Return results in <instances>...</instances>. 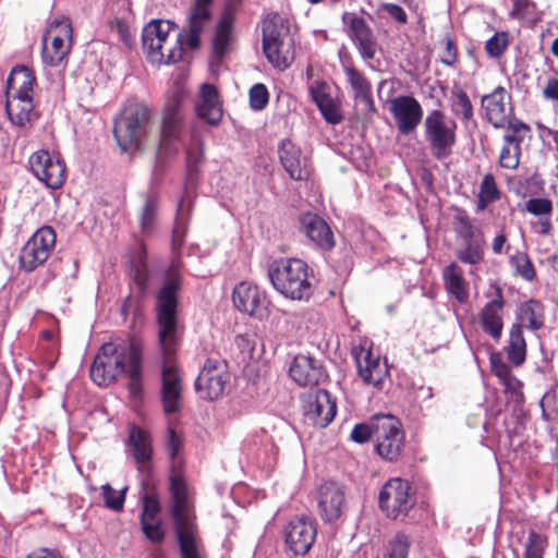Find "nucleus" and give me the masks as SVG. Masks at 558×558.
Masks as SVG:
<instances>
[{"instance_id": "41", "label": "nucleus", "mask_w": 558, "mask_h": 558, "mask_svg": "<svg viewBox=\"0 0 558 558\" xmlns=\"http://www.w3.org/2000/svg\"><path fill=\"white\" fill-rule=\"evenodd\" d=\"M410 547L411 541L409 535L399 532L387 542L383 558H408Z\"/></svg>"}, {"instance_id": "57", "label": "nucleus", "mask_w": 558, "mask_h": 558, "mask_svg": "<svg viewBox=\"0 0 558 558\" xmlns=\"http://www.w3.org/2000/svg\"><path fill=\"white\" fill-rule=\"evenodd\" d=\"M545 545V539L541 535L536 534L535 532H531L527 537L524 557L543 558Z\"/></svg>"}, {"instance_id": "62", "label": "nucleus", "mask_w": 558, "mask_h": 558, "mask_svg": "<svg viewBox=\"0 0 558 558\" xmlns=\"http://www.w3.org/2000/svg\"><path fill=\"white\" fill-rule=\"evenodd\" d=\"M157 206L154 202H147L143 208L141 223L144 230L150 229L155 219Z\"/></svg>"}, {"instance_id": "47", "label": "nucleus", "mask_w": 558, "mask_h": 558, "mask_svg": "<svg viewBox=\"0 0 558 558\" xmlns=\"http://www.w3.org/2000/svg\"><path fill=\"white\" fill-rule=\"evenodd\" d=\"M248 98H250V107L253 110L264 109L269 101V93H268L267 87L262 83L254 84L250 88Z\"/></svg>"}, {"instance_id": "5", "label": "nucleus", "mask_w": 558, "mask_h": 558, "mask_svg": "<svg viewBox=\"0 0 558 558\" xmlns=\"http://www.w3.org/2000/svg\"><path fill=\"white\" fill-rule=\"evenodd\" d=\"M274 289L286 299L307 301L313 293L308 266L299 258H279L268 268Z\"/></svg>"}, {"instance_id": "42", "label": "nucleus", "mask_w": 558, "mask_h": 558, "mask_svg": "<svg viewBox=\"0 0 558 558\" xmlns=\"http://www.w3.org/2000/svg\"><path fill=\"white\" fill-rule=\"evenodd\" d=\"M129 487L125 485L120 489H114L110 484H104L100 487L105 507L121 512L124 508L125 496Z\"/></svg>"}, {"instance_id": "26", "label": "nucleus", "mask_w": 558, "mask_h": 558, "mask_svg": "<svg viewBox=\"0 0 558 558\" xmlns=\"http://www.w3.org/2000/svg\"><path fill=\"white\" fill-rule=\"evenodd\" d=\"M487 120L495 128H504L508 123L509 107L507 92L498 87L482 99Z\"/></svg>"}, {"instance_id": "58", "label": "nucleus", "mask_w": 558, "mask_h": 558, "mask_svg": "<svg viewBox=\"0 0 558 558\" xmlns=\"http://www.w3.org/2000/svg\"><path fill=\"white\" fill-rule=\"evenodd\" d=\"M353 43L357 47L359 52L364 60L374 59L376 51H377V45H376L375 40L373 39L372 32L369 34L356 39Z\"/></svg>"}, {"instance_id": "17", "label": "nucleus", "mask_w": 558, "mask_h": 558, "mask_svg": "<svg viewBox=\"0 0 558 558\" xmlns=\"http://www.w3.org/2000/svg\"><path fill=\"white\" fill-rule=\"evenodd\" d=\"M316 525L308 518L291 520L284 530V542L294 555H304L313 546L316 539Z\"/></svg>"}, {"instance_id": "3", "label": "nucleus", "mask_w": 558, "mask_h": 558, "mask_svg": "<svg viewBox=\"0 0 558 558\" xmlns=\"http://www.w3.org/2000/svg\"><path fill=\"white\" fill-rule=\"evenodd\" d=\"M171 496L173 505L171 514L180 544L182 558H202L195 515L190 492L181 476L171 477Z\"/></svg>"}, {"instance_id": "29", "label": "nucleus", "mask_w": 558, "mask_h": 558, "mask_svg": "<svg viewBox=\"0 0 558 558\" xmlns=\"http://www.w3.org/2000/svg\"><path fill=\"white\" fill-rule=\"evenodd\" d=\"M263 50L267 60L279 70H286L294 60V43L291 36L274 40L270 44L265 43Z\"/></svg>"}, {"instance_id": "44", "label": "nucleus", "mask_w": 558, "mask_h": 558, "mask_svg": "<svg viewBox=\"0 0 558 558\" xmlns=\"http://www.w3.org/2000/svg\"><path fill=\"white\" fill-rule=\"evenodd\" d=\"M510 15L527 22H537L541 19L536 4L531 0H514Z\"/></svg>"}, {"instance_id": "19", "label": "nucleus", "mask_w": 558, "mask_h": 558, "mask_svg": "<svg viewBox=\"0 0 558 558\" xmlns=\"http://www.w3.org/2000/svg\"><path fill=\"white\" fill-rule=\"evenodd\" d=\"M357 371L363 381L374 387H380L388 377L387 364L380 361L372 350L361 348L355 352Z\"/></svg>"}, {"instance_id": "12", "label": "nucleus", "mask_w": 558, "mask_h": 558, "mask_svg": "<svg viewBox=\"0 0 558 558\" xmlns=\"http://www.w3.org/2000/svg\"><path fill=\"white\" fill-rule=\"evenodd\" d=\"M234 308L242 315L263 319L267 316L268 299L256 283L241 281L234 286L231 294Z\"/></svg>"}, {"instance_id": "8", "label": "nucleus", "mask_w": 558, "mask_h": 558, "mask_svg": "<svg viewBox=\"0 0 558 558\" xmlns=\"http://www.w3.org/2000/svg\"><path fill=\"white\" fill-rule=\"evenodd\" d=\"M72 46V26L66 17L53 20L43 40V62L49 66H59L65 60Z\"/></svg>"}, {"instance_id": "54", "label": "nucleus", "mask_w": 558, "mask_h": 558, "mask_svg": "<svg viewBox=\"0 0 558 558\" xmlns=\"http://www.w3.org/2000/svg\"><path fill=\"white\" fill-rule=\"evenodd\" d=\"M324 119L330 124H338L342 121V114L340 111V101L336 98H331L318 107Z\"/></svg>"}, {"instance_id": "13", "label": "nucleus", "mask_w": 558, "mask_h": 558, "mask_svg": "<svg viewBox=\"0 0 558 558\" xmlns=\"http://www.w3.org/2000/svg\"><path fill=\"white\" fill-rule=\"evenodd\" d=\"M33 174L50 189H59L65 179V166L58 154L40 149L29 157Z\"/></svg>"}, {"instance_id": "61", "label": "nucleus", "mask_w": 558, "mask_h": 558, "mask_svg": "<svg viewBox=\"0 0 558 558\" xmlns=\"http://www.w3.org/2000/svg\"><path fill=\"white\" fill-rule=\"evenodd\" d=\"M369 438L373 439V420L369 424H356L351 432V439L357 444H363Z\"/></svg>"}, {"instance_id": "39", "label": "nucleus", "mask_w": 558, "mask_h": 558, "mask_svg": "<svg viewBox=\"0 0 558 558\" xmlns=\"http://www.w3.org/2000/svg\"><path fill=\"white\" fill-rule=\"evenodd\" d=\"M506 352L508 360L515 366L521 365L525 361L526 342L523 337L521 326L512 325Z\"/></svg>"}, {"instance_id": "22", "label": "nucleus", "mask_w": 558, "mask_h": 558, "mask_svg": "<svg viewBox=\"0 0 558 558\" xmlns=\"http://www.w3.org/2000/svg\"><path fill=\"white\" fill-rule=\"evenodd\" d=\"M195 110L197 116L210 125L220 123L223 110L216 86L207 83L201 85Z\"/></svg>"}, {"instance_id": "15", "label": "nucleus", "mask_w": 558, "mask_h": 558, "mask_svg": "<svg viewBox=\"0 0 558 558\" xmlns=\"http://www.w3.org/2000/svg\"><path fill=\"white\" fill-rule=\"evenodd\" d=\"M389 111L402 134L413 132L423 118L421 104L412 96H397L389 100Z\"/></svg>"}, {"instance_id": "38", "label": "nucleus", "mask_w": 558, "mask_h": 558, "mask_svg": "<svg viewBox=\"0 0 558 558\" xmlns=\"http://www.w3.org/2000/svg\"><path fill=\"white\" fill-rule=\"evenodd\" d=\"M263 44L272 43L283 37L290 36V28L284 17L279 14H270L262 25Z\"/></svg>"}, {"instance_id": "49", "label": "nucleus", "mask_w": 558, "mask_h": 558, "mask_svg": "<svg viewBox=\"0 0 558 558\" xmlns=\"http://www.w3.org/2000/svg\"><path fill=\"white\" fill-rule=\"evenodd\" d=\"M508 46V34L505 32L496 33L486 41V51L492 58L500 57Z\"/></svg>"}, {"instance_id": "60", "label": "nucleus", "mask_w": 558, "mask_h": 558, "mask_svg": "<svg viewBox=\"0 0 558 558\" xmlns=\"http://www.w3.org/2000/svg\"><path fill=\"white\" fill-rule=\"evenodd\" d=\"M492 367L495 375L506 387H512V380H514V378L512 377L509 367L504 362L493 357Z\"/></svg>"}, {"instance_id": "27", "label": "nucleus", "mask_w": 558, "mask_h": 558, "mask_svg": "<svg viewBox=\"0 0 558 558\" xmlns=\"http://www.w3.org/2000/svg\"><path fill=\"white\" fill-rule=\"evenodd\" d=\"M280 161L293 180H304L308 175L306 159L301 149L290 140H283L279 146Z\"/></svg>"}, {"instance_id": "18", "label": "nucleus", "mask_w": 558, "mask_h": 558, "mask_svg": "<svg viewBox=\"0 0 558 558\" xmlns=\"http://www.w3.org/2000/svg\"><path fill=\"white\" fill-rule=\"evenodd\" d=\"M318 513L326 522L339 519L345 507L343 488L333 482L322 484L316 494Z\"/></svg>"}, {"instance_id": "30", "label": "nucleus", "mask_w": 558, "mask_h": 558, "mask_svg": "<svg viewBox=\"0 0 558 558\" xmlns=\"http://www.w3.org/2000/svg\"><path fill=\"white\" fill-rule=\"evenodd\" d=\"M128 451L140 465L141 469L148 462L153 456L151 439L147 432L135 426L130 425L128 438Z\"/></svg>"}, {"instance_id": "32", "label": "nucleus", "mask_w": 558, "mask_h": 558, "mask_svg": "<svg viewBox=\"0 0 558 558\" xmlns=\"http://www.w3.org/2000/svg\"><path fill=\"white\" fill-rule=\"evenodd\" d=\"M345 75L352 89L355 104L360 106L364 112H374L375 104L372 98V86L369 82L354 69H347Z\"/></svg>"}, {"instance_id": "35", "label": "nucleus", "mask_w": 558, "mask_h": 558, "mask_svg": "<svg viewBox=\"0 0 558 558\" xmlns=\"http://www.w3.org/2000/svg\"><path fill=\"white\" fill-rule=\"evenodd\" d=\"M211 0H194L187 15V27L192 32H203L211 20Z\"/></svg>"}, {"instance_id": "9", "label": "nucleus", "mask_w": 558, "mask_h": 558, "mask_svg": "<svg viewBox=\"0 0 558 558\" xmlns=\"http://www.w3.org/2000/svg\"><path fill=\"white\" fill-rule=\"evenodd\" d=\"M373 440L378 454L395 461L401 453L403 433L400 422L392 415H375L373 417Z\"/></svg>"}, {"instance_id": "2", "label": "nucleus", "mask_w": 558, "mask_h": 558, "mask_svg": "<svg viewBox=\"0 0 558 558\" xmlns=\"http://www.w3.org/2000/svg\"><path fill=\"white\" fill-rule=\"evenodd\" d=\"M142 355L143 345L137 340L106 342L98 350L90 366V378L98 386H108L125 374Z\"/></svg>"}, {"instance_id": "50", "label": "nucleus", "mask_w": 558, "mask_h": 558, "mask_svg": "<svg viewBox=\"0 0 558 558\" xmlns=\"http://www.w3.org/2000/svg\"><path fill=\"white\" fill-rule=\"evenodd\" d=\"M308 92L317 108L333 98L329 85L323 81L313 82Z\"/></svg>"}, {"instance_id": "45", "label": "nucleus", "mask_w": 558, "mask_h": 558, "mask_svg": "<svg viewBox=\"0 0 558 558\" xmlns=\"http://www.w3.org/2000/svg\"><path fill=\"white\" fill-rule=\"evenodd\" d=\"M342 20L348 24V34L353 41L371 33L365 21L354 13H343Z\"/></svg>"}, {"instance_id": "52", "label": "nucleus", "mask_w": 558, "mask_h": 558, "mask_svg": "<svg viewBox=\"0 0 558 558\" xmlns=\"http://www.w3.org/2000/svg\"><path fill=\"white\" fill-rule=\"evenodd\" d=\"M144 535L154 543H160L165 537V531L161 521L158 518L153 520L141 521Z\"/></svg>"}, {"instance_id": "36", "label": "nucleus", "mask_w": 558, "mask_h": 558, "mask_svg": "<svg viewBox=\"0 0 558 558\" xmlns=\"http://www.w3.org/2000/svg\"><path fill=\"white\" fill-rule=\"evenodd\" d=\"M485 241L482 238H465V245L457 250L458 259L472 267L484 260Z\"/></svg>"}, {"instance_id": "53", "label": "nucleus", "mask_w": 558, "mask_h": 558, "mask_svg": "<svg viewBox=\"0 0 558 558\" xmlns=\"http://www.w3.org/2000/svg\"><path fill=\"white\" fill-rule=\"evenodd\" d=\"M324 119L330 124H338L342 121V114L340 111V101L336 98H331L318 107Z\"/></svg>"}, {"instance_id": "28", "label": "nucleus", "mask_w": 558, "mask_h": 558, "mask_svg": "<svg viewBox=\"0 0 558 558\" xmlns=\"http://www.w3.org/2000/svg\"><path fill=\"white\" fill-rule=\"evenodd\" d=\"M442 280L447 293L460 303H466L470 298V284L463 277V269L456 263H450L442 270Z\"/></svg>"}, {"instance_id": "51", "label": "nucleus", "mask_w": 558, "mask_h": 558, "mask_svg": "<svg viewBox=\"0 0 558 558\" xmlns=\"http://www.w3.org/2000/svg\"><path fill=\"white\" fill-rule=\"evenodd\" d=\"M160 510L159 499L155 494H145L142 497V514L141 521L153 520L158 518L157 514Z\"/></svg>"}, {"instance_id": "20", "label": "nucleus", "mask_w": 558, "mask_h": 558, "mask_svg": "<svg viewBox=\"0 0 558 558\" xmlns=\"http://www.w3.org/2000/svg\"><path fill=\"white\" fill-rule=\"evenodd\" d=\"M300 230L311 242L322 250H331L335 236L327 222L316 214L305 213L300 217Z\"/></svg>"}, {"instance_id": "40", "label": "nucleus", "mask_w": 558, "mask_h": 558, "mask_svg": "<svg viewBox=\"0 0 558 558\" xmlns=\"http://www.w3.org/2000/svg\"><path fill=\"white\" fill-rule=\"evenodd\" d=\"M235 345L251 361H259L264 356L265 345L256 333L246 332L236 336Z\"/></svg>"}, {"instance_id": "24", "label": "nucleus", "mask_w": 558, "mask_h": 558, "mask_svg": "<svg viewBox=\"0 0 558 558\" xmlns=\"http://www.w3.org/2000/svg\"><path fill=\"white\" fill-rule=\"evenodd\" d=\"M233 25L234 16L232 13L227 12L220 16L211 38L214 58L220 60L233 50L236 41Z\"/></svg>"}, {"instance_id": "14", "label": "nucleus", "mask_w": 558, "mask_h": 558, "mask_svg": "<svg viewBox=\"0 0 558 558\" xmlns=\"http://www.w3.org/2000/svg\"><path fill=\"white\" fill-rule=\"evenodd\" d=\"M227 381L226 365L221 362L207 360L196 378L195 388L201 398L216 400L222 396Z\"/></svg>"}, {"instance_id": "46", "label": "nucleus", "mask_w": 558, "mask_h": 558, "mask_svg": "<svg viewBox=\"0 0 558 558\" xmlns=\"http://www.w3.org/2000/svg\"><path fill=\"white\" fill-rule=\"evenodd\" d=\"M510 264L515 269V274L524 280L532 281L535 278V269L525 253H518L511 256Z\"/></svg>"}, {"instance_id": "21", "label": "nucleus", "mask_w": 558, "mask_h": 558, "mask_svg": "<svg viewBox=\"0 0 558 558\" xmlns=\"http://www.w3.org/2000/svg\"><path fill=\"white\" fill-rule=\"evenodd\" d=\"M504 296L501 289L494 287L492 300L488 301L478 314L480 323L485 332L495 340H499L504 329L502 318Z\"/></svg>"}, {"instance_id": "1", "label": "nucleus", "mask_w": 558, "mask_h": 558, "mask_svg": "<svg viewBox=\"0 0 558 558\" xmlns=\"http://www.w3.org/2000/svg\"><path fill=\"white\" fill-rule=\"evenodd\" d=\"M181 284L178 266H171L167 272L166 282L158 294L157 324L158 349L161 357V389L160 398L163 412L172 414L181 410L183 395V378L175 363L179 349L177 322V292Z\"/></svg>"}, {"instance_id": "64", "label": "nucleus", "mask_w": 558, "mask_h": 558, "mask_svg": "<svg viewBox=\"0 0 558 558\" xmlns=\"http://www.w3.org/2000/svg\"><path fill=\"white\" fill-rule=\"evenodd\" d=\"M26 558H60V557L51 550L41 549V550L29 554Z\"/></svg>"}, {"instance_id": "23", "label": "nucleus", "mask_w": 558, "mask_h": 558, "mask_svg": "<svg viewBox=\"0 0 558 558\" xmlns=\"http://www.w3.org/2000/svg\"><path fill=\"white\" fill-rule=\"evenodd\" d=\"M289 374L292 380L302 387L318 385L324 377L323 367L319 362L304 354L296 355L293 359Z\"/></svg>"}, {"instance_id": "37", "label": "nucleus", "mask_w": 558, "mask_h": 558, "mask_svg": "<svg viewBox=\"0 0 558 558\" xmlns=\"http://www.w3.org/2000/svg\"><path fill=\"white\" fill-rule=\"evenodd\" d=\"M544 311L543 306L539 302L534 300H529L523 303L518 312L517 319L519 322V326L521 328L523 326L537 330L543 326Z\"/></svg>"}, {"instance_id": "31", "label": "nucleus", "mask_w": 558, "mask_h": 558, "mask_svg": "<svg viewBox=\"0 0 558 558\" xmlns=\"http://www.w3.org/2000/svg\"><path fill=\"white\" fill-rule=\"evenodd\" d=\"M35 76L24 65L12 69L7 85V97H33Z\"/></svg>"}, {"instance_id": "43", "label": "nucleus", "mask_w": 558, "mask_h": 558, "mask_svg": "<svg viewBox=\"0 0 558 558\" xmlns=\"http://www.w3.org/2000/svg\"><path fill=\"white\" fill-rule=\"evenodd\" d=\"M128 391L130 397L133 400H141L143 398L144 388H143V356L140 357L136 363H134L128 369Z\"/></svg>"}, {"instance_id": "33", "label": "nucleus", "mask_w": 558, "mask_h": 558, "mask_svg": "<svg viewBox=\"0 0 558 558\" xmlns=\"http://www.w3.org/2000/svg\"><path fill=\"white\" fill-rule=\"evenodd\" d=\"M181 122L182 118L178 105L165 109L160 134V147L162 149L168 150L172 148L179 141Z\"/></svg>"}, {"instance_id": "7", "label": "nucleus", "mask_w": 558, "mask_h": 558, "mask_svg": "<svg viewBox=\"0 0 558 558\" xmlns=\"http://www.w3.org/2000/svg\"><path fill=\"white\" fill-rule=\"evenodd\" d=\"M458 125L442 111L432 110L424 120V136L436 159L449 157L457 144Z\"/></svg>"}, {"instance_id": "34", "label": "nucleus", "mask_w": 558, "mask_h": 558, "mask_svg": "<svg viewBox=\"0 0 558 558\" xmlns=\"http://www.w3.org/2000/svg\"><path fill=\"white\" fill-rule=\"evenodd\" d=\"M5 110L10 121L24 129L31 124L34 117L33 97H7Z\"/></svg>"}, {"instance_id": "56", "label": "nucleus", "mask_w": 558, "mask_h": 558, "mask_svg": "<svg viewBox=\"0 0 558 558\" xmlns=\"http://www.w3.org/2000/svg\"><path fill=\"white\" fill-rule=\"evenodd\" d=\"M452 111L462 116L463 119L469 120L473 116L472 104L466 96V94L462 90L454 94V100L452 102Z\"/></svg>"}, {"instance_id": "16", "label": "nucleus", "mask_w": 558, "mask_h": 558, "mask_svg": "<svg viewBox=\"0 0 558 558\" xmlns=\"http://www.w3.org/2000/svg\"><path fill=\"white\" fill-rule=\"evenodd\" d=\"M304 414L313 425L324 428L336 415V402L326 390L308 392L303 397Z\"/></svg>"}, {"instance_id": "25", "label": "nucleus", "mask_w": 558, "mask_h": 558, "mask_svg": "<svg viewBox=\"0 0 558 558\" xmlns=\"http://www.w3.org/2000/svg\"><path fill=\"white\" fill-rule=\"evenodd\" d=\"M530 129L526 124L517 122L508 128L505 145L500 151L499 162L502 168L513 170L519 166L520 143Z\"/></svg>"}, {"instance_id": "4", "label": "nucleus", "mask_w": 558, "mask_h": 558, "mask_svg": "<svg viewBox=\"0 0 558 558\" xmlns=\"http://www.w3.org/2000/svg\"><path fill=\"white\" fill-rule=\"evenodd\" d=\"M142 45L147 60L155 64L175 63L182 58L178 26L170 20L147 23L143 28Z\"/></svg>"}, {"instance_id": "10", "label": "nucleus", "mask_w": 558, "mask_h": 558, "mask_svg": "<svg viewBox=\"0 0 558 558\" xmlns=\"http://www.w3.org/2000/svg\"><path fill=\"white\" fill-rule=\"evenodd\" d=\"M56 245V233L51 227H41L22 246L19 265L24 271H33L50 256Z\"/></svg>"}, {"instance_id": "55", "label": "nucleus", "mask_w": 558, "mask_h": 558, "mask_svg": "<svg viewBox=\"0 0 558 558\" xmlns=\"http://www.w3.org/2000/svg\"><path fill=\"white\" fill-rule=\"evenodd\" d=\"M525 209L533 216H549L553 211V203L548 198H530L525 203Z\"/></svg>"}, {"instance_id": "11", "label": "nucleus", "mask_w": 558, "mask_h": 558, "mask_svg": "<svg viewBox=\"0 0 558 558\" xmlns=\"http://www.w3.org/2000/svg\"><path fill=\"white\" fill-rule=\"evenodd\" d=\"M378 500L380 510L390 519L405 517L414 506L409 483L399 477L384 484Z\"/></svg>"}, {"instance_id": "63", "label": "nucleus", "mask_w": 558, "mask_h": 558, "mask_svg": "<svg viewBox=\"0 0 558 558\" xmlns=\"http://www.w3.org/2000/svg\"><path fill=\"white\" fill-rule=\"evenodd\" d=\"M543 96L547 100L558 101V77H549L546 81Z\"/></svg>"}, {"instance_id": "59", "label": "nucleus", "mask_w": 558, "mask_h": 558, "mask_svg": "<svg viewBox=\"0 0 558 558\" xmlns=\"http://www.w3.org/2000/svg\"><path fill=\"white\" fill-rule=\"evenodd\" d=\"M166 451L169 458L175 462L182 448V438L173 429H168L166 438Z\"/></svg>"}, {"instance_id": "6", "label": "nucleus", "mask_w": 558, "mask_h": 558, "mask_svg": "<svg viewBox=\"0 0 558 558\" xmlns=\"http://www.w3.org/2000/svg\"><path fill=\"white\" fill-rule=\"evenodd\" d=\"M150 123L149 109L140 104L126 106L114 124V136L122 150L136 149L147 135Z\"/></svg>"}, {"instance_id": "48", "label": "nucleus", "mask_w": 558, "mask_h": 558, "mask_svg": "<svg viewBox=\"0 0 558 558\" xmlns=\"http://www.w3.org/2000/svg\"><path fill=\"white\" fill-rule=\"evenodd\" d=\"M498 195L499 193L494 177L492 174H486L481 184L478 194L481 207L484 208L486 204L497 199Z\"/></svg>"}]
</instances>
